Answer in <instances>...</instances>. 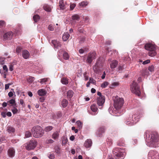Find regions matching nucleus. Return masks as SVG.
Instances as JSON below:
<instances>
[{
	"label": "nucleus",
	"instance_id": "412c9836",
	"mask_svg": "<svg viewBox=\"0 0 159 159\" xmlns=\"http://www.w3.org/2000/svg\"><path fill=\"white\" fill-rule=\"evenodd\" d=\"M118 64V61L116 60H113L112 61L110 64V67L111 69H114L115 68Z\"/></svg>",
	"mask_w": 159,
	"mask_h": 159
},
{
	"label": "nucleus",
	"instance_id": "ea45409f",
	"mask_svg": "<svg viewBox=\"0 0 159 159\" xmlns=\"http://www.w3.org/2000/svg\"><path fill=\"white\" fill-rule=\"evenodd\" d=\"M34 79L33 77H29L27 78V80L29 82H32L34 80Z\"/></svg>",
	"mask_w": 159,
	"mask_h": 159
},
{
	"label": "nucleus",
	"instance_id": "c03bdc74",
	"mask_svg": "<svg viewBox=\"0 0 159 159\" xmlns=\"http://www.w3.org/2000/svg\"><path fill=\"white\" fill-rule=\"evenodd\" d=\"M11 111L14 114H16L18 112V110L15 107L11 109Z\"/></svg>",
	"mask_w": 159,
	"mask_h": 159
},
{
	"label": "nucleus",
	"instance_id": "c756f323",
	"mask_svg": "<svg viewBox=\"0 0 159 159\" xmlns=\"http://www.w3.org/2000/svg\"><path fill=\"white\" fill-rule=\"evenodd\" d=\"M73 92L71 90H69L67 92V96L68 98H70L73 96Z\"/></svg>",
	"mask_w": 159,
	"mask_h": 159
},
{
	"label": "nucleus",
	"instance_id": "0e129e2a",
	"mask_svg": "<svg viewBox=\"0 0 159 159\" xmlns=\"http://www.w3.org/2000/svg\"><path fill=\"white\" fill-rule=\"evenodd\" d=\"M55 149L56 151V152L58 153H59L60 152L59 150L60 149L59 147H57L55 148Z\"/></svg>",
	"mask_w": 159,
	"mask_h": 159
},
{
	"label": "nucleus",
	"instance_id": "7ed1b4c3",
	"mask_svg": "<svg viewBox=\"0 0 159 159\" xmlns=\"http://www.w3.org/2000/svg\"><path fill=\"white\" fill-rule=\"evenodd\" d=\"M31 131L33 136L36 138L42 137L44 134L43 130L41 127L39 126L34 127Z\"/></svg>",
	"mask_w": 159,
	"mask_h": 159
},
{
	"label": "nucleus",
	"instance_id": "aec40b11",
	"mask_svg": "<svg viewBox=\"0 0 159 159\" xmlns=\"http://www.w3.org/2000/svg\"><path fill=\"white\" fill-rule=\"evenodd\" d=\"M59 132L56 131L53 133L52 135V138L54 140H57L59 138Z\"/></svg>",
	"mask_w": 159,
	"mask_h": 159
},
{
	"label": "nucleus",
	"instance_id": "8fccbe9b",
	"mask_svg": "<svg viewBox=\"0 0 159 159\" xmlns=\"http://www.w3.org/2000/svg\"><path fill=\"white\" fill-rule=\"evenodd\" d=\"M89 82L94 84H96V81L92 78H89Z\"/></svg>",
	"mask_w": 159,
	"mask_h": 159
},
{
	"label": "nucleus",
	"instance_id": "603ef678",
	"mask_svg": "<svg viewBox=\"0 0 159 159\" xmlns=\"http://www.w3.org/2000/svg\"><path fill=\"white\" fill-rule=\"evenodd\" d=\"M48 157L50 159H54V156L53 153L48 154Z\"/></svg>",
	"mask_w": 159,
	"mask_h": 159
},
{
	"label": "nucleus",
	"instance_id": "4be33fe9",
	"mask_svg": "<svg viewBox=\"0 0 159 159\" xmlns=\"http://www.w3.org/2000/svg\"><path fill=\"white\" fill-rule=\"evenodd\" d=\"M46 91L43 89H39L38 91V94L40 96H43L46 95Z\"/></svg>",
	"mask_w": 159,
	"mask_h": 159
},
{
	"label": "nucleus",
	"instance_id": "864d4df0",
	"mask_svg": "<svg viewBox=\"0 0 159 159\" xmlns=\"http://www.w3.org/2000/svg\"><path fill=\"white\" fill-rule=\"evenodd\" d=\"M48 29L50 31H52L54 30V27L52 25H50L48 27Z\"/></svg>",
	"mask_w": 159,
	"mask_h": 159
},
{
	"label": "nucleus",
	"instance_id": "bb28decb",
	"mask_svg": "<svg viewBox=\"0 0 159 159\" xmlns=\"http://www.w3.org/2000/svg\"><path fill=\"white\" fill-rule=\"evenodd\" d=\"M114 109L115 108L112 107H110L108 109V111L110 114L114 115V114H116V111L112 110V109Z\"/></svg>",
	"mask_w": 159,
	"mask_h": 159
},
{
	"label": "nucleus",
	"instance_id": "338daca9",
	"mask_svg": "<svg viewBox=\"0 0 159 159\" xmlns=\"http://www.w3.org/2000/svg\"><path fill=\"white\" fill-rule=\"evenodd\" d=\"M44 100V98L43 97H41L39 98V100L41 102H43Z\"/></svg>",
	"mask_w": 159,
	"mask_h": 159
},
{
	"label": "nucleus",
	"instance_id": "052dcab7",
	"mask_svg": "<svg viewBox=\"0 0 159 159\" xmlns=\"http://www.w3.org/2000/svg\"><path fill=\"white\" fill-rule=\"evenodd\" d=\"M3 68L4 70L6 71V72L8 71V69L6 65H4L3 67Z\"/></svg>",
	"mask_w": 159,
	"mask_h": 159
},
{
	"label": "nucleus",
	"instance_id": "de8ad7c7",
	"mask_svg": "<svg viewBox=\"0 0 159 159\" xmlns=\"http://www.w3.org/2000/svg\"><path fill=\"white\" fill-rule=\"evenodd\" d=\"M31 134L29 131H27L25 134V137L26 138H29L31 136Z\"/></svg>",
	"mask_w": 159,
	"mask_h": 159
},
{
	"label": "nucleus",
	"instance_id": "13d9d810",
	"mask_svg": "<svg viewBox=\"0 0 159 159\" xmlns=\"http://www.w3.org/2000/svg\"><path fill=\"white\" fill-rule=\"evenodd\" d=\"M11 85V84L9 83L6 84L5 85V89L7 90V89H9V86Z\"/></svg>",
	"mask_w": 159,
	"mask_h": 159
},
{
	"label": "nucleus",
	"instance_id": "4468645a",
	"mask_svg": "<svg viewBox=\"0 0 159 159\" xmlns=\"http://www.w3.org/2000/svg\"><path fill=\"white\" fill-rule=\"evenodd\" d=\"M102 69L101 65L98 62H96V64L93 67V70L96 73L100 71Z\"/></svg>",
	"mask_w": 159,
	"mask_h": 159
},
{
	"label": "nucleus",
	"instance_id": "1a4fd4ad",
	"mask_svg": "<svg viewBox=\"0 0 159 159\" xmlns=\"http://www.w3.org/2000/svg\"><path fill=\"white\" fill-rule=\"evenodd\" d=\"M96 52H95L89 53L86 60V62L89 63H91L93 60L96 58Z\"/></svg>",
	"mask_w": 159,
	"mask_h": 159
},
{
	"label": "nucleus",
	"instance_id": "a18cd8bd",
	"mask_svg": "<svg viewBox=\"0 0 159 159\" xmlns=\"http://www.w3.org/2000/svg\"><path fill=\"white\" fill-rule=\"evenodd\" d=\"M148 70L147 69H144L142 70V73L143 75H148Z\"/></svg>",
	"mask_w": 159,
	"mask_h": 159
},
{
	"label": "nucleus",
	"instance_id": "f3484780",
	"mask_svg": "<svg viewBox=\"0 0 159 159\" xmlns=\"http://www.w3.org/2000/svg\"><path fill=\"white\" fill-rule=\"evenodd\" d=\"M90 109L94 113V114H92V115H96L97 114L96 112L98 110V108L96 104H93L90 107Z\"/></svg>",
	"mask_w": 159,
	"mask_h": 159
},
{
	"label": "nucleus",
	"instance_id": "c9c22d12",
	"mask_svg": "<svg viewBox=\"0 0 159 159\" xmlns=\"http://www.w3.org/2000/svg\"><path fill=\"white\" fill-rule=\"evenodd\" d=\"M108 84L109 83L108 82L105 81L101 84V87L102 88H105L107 86Z\"/></svg>",
	"mask_w": 159,
	"mask_h": 159
},
{
	"label": "nucleus",
	"instance_id": "b1692460",
	"mask_svg": "<svg viewBox=\"0 0 159 159\" xmlns=\"http://www.w3.org/2000/svg\"><path fill=\"white\" fill-rule=\"evenodd\" d=\"M155 153L154 151H151L148 153V158L149 159H156L155 158L154 155Z\"/></svg>",
	"mask_w": 159,
	"mask_h": 159
},
{
	"label": "nucleus",
	"instance_id": "79ce46f5",
	"mask_svg": "<svg viewBox=\"0 0 159 159\" xmlns=\"http://www.w3.org/2000/svg\"><path fill=\"white\" fill-rule=\"evenodd\" d=\"M76 6L75 3H71L70 4V10H72Z\"/></svg>",
	"mask_w": 159,
	"mask_h": 159
},
{
	"label": "nucleus",
	"instance_id": "e2e57ef3",
	"mask_svg": "<svg viewBox=\"0 0 159 159\" xmlns=\"http://www.w3.org/2000/svg\"><path fill=\"white\" fill-rule=\"evenodd\" d=\"M9 70L11 71L13 70V66L12 65H10L9 67Z\"/></svg>",
	"mask_w": 159,
	"mask_h": 159
},
{
	"label": "nucleus",
	"instance_id": "39448f33",
	"mask_svg": "<svg viewBox=\"0 0 159 159\" xmlns=\"http://www.w3.org/2000/svg\"><path fill=\"white\" fill-rule=\"evenodd\" d=\"M145 48L149 51L148 54L149 56L153 57L156 55V48L155 46L153 44L150 43H146L145 45Z\"/></svg>",
	"mask_w": 159,
	"mask_h": 159
},
{
	"label": "nucleus",
	"instance_id": "f03ea898",
	"mask_svg": "<svg viewBox=\"0 0 159 159\" xmlns=\"http://www.w3.org/2000/svg\"><path fill=\"white\" fill-rule=\"evenodd\" d=\"M112 152L113 156L117 159H123L126 154L124 150L120 148H115Z\"/></svg>",
	"mask_w": 159,
	"mask_h": 159
},
{
	"label": "nucleus",
	"instance_id": "a211bd4d",
	"mask_svg": "<svg viewBox=\"0 0 159 159\" xmlns=\"http://www.w3.org/2000/svg\"><path fill=\"white\" fill-rule=\"evenodd\" d=\"M105 132V128L103 127H100L98 129L96 133V134L98 137H100L102 134Z\"/></svg>",
	"mask_w": 159,
	"mask_h": 159
},
{
	"label": "nucleus",
	"instance_id": "9d476101",
	"mask_svg": "<svg viewBox=\"0 0 159 159\" xmlns=\"http://www.w3.org/2000/svg\"><path fill=\"white\" fill-rule=\"evenodd\" d=\"M105 101V98L104 96H100L97 98V102L99 109H102Z\"/></svg>",
	"mask_w": 159,
	"mask_h": 159
},
{
	"label": "nucleus",
	"instance_id": "cd10ccee",
	"mask_svg": "<svg viewBox=\"0 0 159 159\" xmlns=\"http://www.w3.org/2000/svg\"><path fill=\"white\" fill-rule=\"evenodd\" d=\"M62 145H65L67 143L68 140L66 137L63 136L62 138Z\"/></svg>",
	"mask_w": 159,
	"mask_h": 159
},
{
	"label": "nucleus",
	"instance_id": "2f4dec72",
	"mask_svg": "<svg viewBox=\"0 0 159 159\" xmlns=\"http://www.w3.org/2000/svg\"><path fill=\"white\" fill-rule=\"evenodd\" d=\"M77 125L79 129H81L83 126V123L80 120H78L76 122Z\"/></svg>",
	"mask_w": 159,
	"mask_h": 159
},
{
	"label": "nucleus",
	"instance_id": "f257e3e1",
	"mask_svg": "<svg viewBox=\"0 0 159 159\" xmlns=\"http://www.w3.org/2000/svg\"><path fill=\"white\" fill-rule=\"evenodd\" d=\"M144 137L148 146L153 148L159 146V137L157 133L147 131L145 132Z\"/></svg>",
	"mask_w": 159,
	"mask_h": 159
},
{
	"label": "nucleus",
	"instance_id": "6e6d98bb",
	"mask_svg": "<svg viewBox=\"0 0 159 159\" xmlns=\"http://www.w3.org/2000/svg\"><path fill=\"white\" fill-rule=\"evenodd\" d=\"M79 26H78V30L80 33H83V30L82 28L81 27H79Z\"/></svg>",
	"mask_w": 159,
	"mask_h": 159
},
{
	"label": "nucleus",
	"instance_id": "5701e85b",
	"mask_svg": "<svg viewBox=\"0 0 159 159\" xmlns=\"http://www.w3.org/2000/svg\"><path fill=\"white\" fill-rule=\"evenodd\" d=\"M44 9L47 11L50 12L51 10V7L47 4H45L43 6Z\"/></svg>",
	"mask_w": 159,
	"mask_h": 159
},
{
	"label": "nucleus",
	"instance_id": "4c0bfd02",
	"mask_svg": "<svg viewBox=\"0 0 159 159\" xmlns=\"http://www.w3.org/2000/svg\"><path fill=\"white\" fill-rule=\"evenodd\" d=\"M118 85V83L117 82H114L110 86V88L111 89H113L114 87L117 86Z\"/></svg>",
	"mask_w": 159,
	"mask_h": 159
},
{
	"label": "nucleus",
	"instance_id": "58836bf2",
	"mask_svg": "<svg viewBox=\"0 0 159 159\" xmlns=\"http://www.w3.org/2000/svg\"><path fill=\"white\" fill-rule=\"evenodd\" d=\"M53 128L52 126H48L46 127L45 129V131L46 132H48L51 130Z\"/></svg>",
	"mask_w": 159,
	"mask_h": 159
},
{
	"label": "nucleus",
	"instance_id": "a878e982",
	"mask_svg": "<svg viewBox=\"0 0 159 159\" xmlns=\"http://www.w3.org/2000/svg\"><path fill=\"white\" fill-rule=\"evenodd\" d=\"M68 104V101L66 99H63L61 102V105L63 107H66Z\"/></svg>",
	"mask_w": 159,
	"mask_h": 159
},
{
	"label": "nucleus",
	"instance_id": "20e7f679",
	"mask_svg": "<svg viewBox=\"0 0 159 159\" xmlns=\"http://www.w3.org/2000/svg\"><path fill=\"white\" fill-rule=\"evenodd\" d=\"M114 106L116 110H117L120 109L123 105L124 100L122 98H120L117 96L113 98Z\"/></svg>",
	"mask_w": 159,
	"mask_h": 159
},
{
	"label": "nucleus",
	"instance_id": "7c9ffc66",
	"mask_svg": "<svg viewBox=\"0 0 159 159\" xmlns=\"http://www.w3.org/2000/svg\"><path fill=\"white\" fill-rule=\"evenodd\" d=\"M59 6L61 9L63 10L65 9V5L63 3V1L61 0L59 2Z\"/></svg>",
	"mask_w": 159,
	"mask_h": 159
},
{
	"label": "nucleus",
	"instance_id": "49530a36",
	"mask_svg": "<svg viewBox=\"0 0 159 159\" xmlns=\"http://www.w3.org/2000/svg\"><path fill=\"white\" fill-rule=\"evenodd\" d=\"M125 67H124V66H121L120 65L118 68V71H120V72H121L122 70H123L124 68H125Z\"/></svg>",
	"mask_w": 159,
	"mask_h": 159
},
{
	"label": "nucleus",
	"instance_id": "f704fd0d",
	"mask_svg": "<svg viewBox=\"0 0 159 159\" xmlns=\"http://www.w3.org/2000/svg\"><path fill=\"white\" fill-rule=\"evenodd\" d=\"M48 78H44L38 80V81L40 83L42 84H45V82L47 81Z\"/></svg>",
	"mask_w": 159,
	"mask_h": 159
},
{
	"label": "nucleus",
	"instance_id": "6ab92c4d",
	"mask_svg": "<svg viewBox=\"0 0 159 159\" xmlns=\"http://www.w3.org/2000/svg\"><path fill=\"white\" fill-rule=\"evenodd\" d=\"M92 141L89 139L86 140L84 143V146L86 148L90 147L92 146Z\"/></svg>",
	"mask_w": 159,
	"mask_h": 159
},
{
	"label": "nucleus",
	"instance_id": "9b49d317",
	"mask_svg": "<svg viewBox=\"0 0 159 159\" xmlns=\"http://www.w3.org/2000/svg\"><path fill=\"white\" fill-rule=\"evenodd\" d=\"M80 18V16L77 14H74L72 16L71 23L73 27H75V25L77 21L79 20Z\"/></svg>",
	"mask_w": 159,
	"mask_h": 159
},
{
	"label": "nucleus",
	"instance_id": "c85d7f7f",
	"mask_svg": "<svg viewBox=\"0 0 159 159\" xmlns=\"http://www.w3.org/2000/svg\"><path fill=\"white\" fill-rule=\"evenodd\" d=\"M7 130L9 133H12L14 132L15 129L11 127L8 126L7 128Z\"/></svg>",
	"mask_w": 159,
	"mask_h": 159
},
{
	"label": "nucleus",
	"instance_id": "774afa93",
	"mask_svg": "<svg viewBox=\"0 0 159 159\" xmlns=\"http://www.w3.org/2000/svg\"><path fill=\"white\" fill-rule=\"evenodd\" d=\"M5 24V22L4 21L1 20L0 21V25L3 26Z\"/></svg>",
	"mask_w": 159,
	"mask_h": 159
},
{
	"label": "nucleus",
	"instance_id": "6e6552de",
	"mask_svg": "<svg viewBox=\"0 0 159 159\" xmlns=\"http://www.w3.org/2000/svg\"><path fill=\"white\" fill-rule=\"evenodd\" d=\"M139 120V117L136 115H134L132 116L129 121L126 122V124L128 126H131L135 124Z\"/></svg>",
	"mask_w": 159,
	"mask_h": 159
},
{
	"label": "nucleus",
	"instance_id": "72a5a7b5",
	"mask_svg": "<svg viewBox=\"0 0 159 159\" xmlns=\"http://www.w3.org/2000/svg\"><path fill=\"white\" fill-rule=\"evenodd\" d=\"M61 82L62 84H68V80L65 78H63L61 79Z\"/></svg>",
	"mask_w": 159,
	"mask_h": 159
},
{
	"label": "nucleus",
	"instance_id": "680f3d73",
	"mask_svg": "<svg viewBox=\"0 0 159 159\" xmlns=\"http://www.w3.org/2000/svg\"><path fill=\"white\" fill-rule=\"evenodd\" d=\"M4 59L2 57H0V62L1 64H2L3 63V62H4Z\"/></svg>",
	"mask_w": 159,
	"mask_h": 159
},
{
	"label": "nucleus",
	"instance_id": "4d7b16f0",
	"mask_svg": "<svg viewBox=\"0 0 159 159\" xmlns=\"http://www.w3.org/2000/svg\"><path fill=\"white\" fill-rule=\"evenodd\" d=\"M150 62V60H147L146 61H143V65H146L149 63Z\"/></svg>",
	"mask_w": 159,
	"mask_h": 159
},
{
	"label": "nucleus",
	"instance_id": "bf43d9fd",
	"mask_svg": "<svg viewBox=\"0 0 159 159\" xmlns=\"http://www.w3.org/2000/svg\"><path fill=\"white\" fill-rule=\"evenodd\" d=\"M1 114L2 116L4 118L6 117L7 116V113L5 112H2Z\"/></svg>",
	"mask_w": 159,
	"mask_h": 159
},
{
	"label": "nucleus",
	"instance_id": "3c124183",
	"mask_svg": "<svg viewBox=\"0 0 159 159\" xmlns=\"http://www.w3.org/2000/svg\"><path fill=\"white\" fill-rule=\"evenodd\" d=\"M9 102L10 104H12L13 106H16V104H15V100L14 99H11L9 101Z\"/></svg>",
	"mask_w": 159,
	"mask_h": 159
},
{
	"label": "nucleus",
	"instance_id": "ddd939ff",
	"mask_svg": "<svg viewBox=\"0 0 159 159\" xmlns=\"http://www.w3.org/2000/svg\"><path fill=\"white\" fill-rule=\"evenodd\" d=\"M13 34L11 31H10L4 34L3 36L4 39L5 40H10L11 39Z\"/></svg>",
	"mask_w": 159,
	"mask_h": 159
},
{
	"label": "nucleus",
	"instance_id": "423d86ee",
	"mask_svg": "<svg viewBox=\"0 0 159 159\" xmlns=\"http://www.w3.org/2000/svg\"><path fill=\"white\" fill-rule=\"evenodd\" d=\"M131 89L133 93L138 96H140L141 92L139 87L137 83L134 81L131 85Z\"/></svg>",
	"mask_w": 159,
	"mask_h": 159
},
{
	"label": "nucleus",
	"instance_id": "5fc2aeb1",
	"mask_svg": "<svg viewBox=\"0 0 159 159\" xmlns=\"http://www.w3.org/2000/svg\"><path fill=\"white\" fill-rule=\"evenodd\" d=\"M107 144L109 146L111 145L112 144V141L111 139H107Z\"/></svg>",
	"mask_w": 159,
	"mask_h": 159
},
{
	"label": "nucleus",
	"instance_id": "37998d69",
	"mask_svg": "<svg viewBox=\"0 0 159 159\" xmlns=\"http://www.w3.org/2000/svg\"><path fill=\"white\" fill-rule=\"evenodd\" d=\"M22 49V48L21 47L18 46L16 49V52L17 53H19L20 52Z\"/></svg>",
	"mask_w": 159,
	"mask_h": 159
},
{
	"label": "nucleus",
	"instance_id": "2eb2a0df",
	"mask_svg": "<svg viewBox=\"0 0 159 159\" xmlns=\"http://www.w3.org/2000/svg\"><path fill=\"white\" fill-rule=\"evenodd\" d=\"M22 56L24 59H27L29 58L30 56V54L28 51L26 50H25L22 51Z\"/></svg>",
	"mask_w": 159,
	"mask_h": 159
},
{
	"label": "nucleus",
	"instance_id": "09e8293b",
	"mask_svg": "<svg viewBox=\"0 0 159 159\" xmlns=\"http://www.w3.org/2000/svg\"><path fill=\"white\" fill-rule=\"evenodd\" d=\"M148 70H149L151 72H152L154 70V67L152 65L148 67Z\"/></svg>",
	"mask_w": 159,
	"mask_h": 159
},
{
	"label": "nucleus",
	"instance_id": "0eeeda50",
	"mask_svg": "<svg viewBox=\"0 0 159 159\" xmlns=\"http://www.w3.org/2000/svg\"><path fill=\"white\" fill-rule=\"evenodd\" d=\"M36 145V141L34 139H32L25 144V146L26 149L30 150L34 149Z\"/></svg>",
	"mask_w": 159,
	"mask_h": 159
},
{
	"label": "nucleus",
	"instance_id": "69168bd1",
	"mask_svg": "<svg viewBox=\"0 0 159 159\" xmlns=\"http://www.w3.org/2000/svg\"><path fill=\"white\" fill-rule=\"evenodd\" d=\"M8 95L10 97H12L13 95V93L11 92H9L8 93Z\"/></svg>",
	"mask_w": 159,
	"mask_h": 159
},
{
	"label": "nucleus",
	"instance_id": "e433bc0d",
	"mask_svg": "<svg viewBox=\"0 0 159 159\" xmlns=\"http://www.w3.org/2000/svg\"><path fill=\"white\" fill-rule=\"evenodd\" d=\"M63 58L65 60H67L69 59V56L67 53L64 52L63 54Z\"/></svg>",
	"mask_w": 159,
	"mask_h": 159
},
{
	"label": "nucleus",
	"instance_id": "f8f14e48",
	"mask_svg": "<svg viewBox=\"0 0 159 159\" xmlns=\"http://www.w3.org/2000/svg\"><path fill=\"white\" fill-rule=\"evenodd\" d=\"M7 155L8 157L11 158L13 157L15 154V150L13 148H10L7 150Z\"/></svg>",
	"mask_w": 159,
	"mask_h": 159
},
{
	"label": "nucleus",
	"instance_id": "473e14b6",
	"mask_svg": "<svg viewBox=\"0 0 159 159\" xmlns=\"http://www.w3.org/2000/svg\"><path fill=\"white\" fill-rule=\"evenodd\" d=\"M33 19L34 22H36L39 20L40 17L38 15H36L33 16Z\"/></svg>",
	"mask_w": 159,
	"mask_h": 159
},
{
	"label": "nucleus",
	"instance_id": "393cba45",
	"mask_svg": "<svg viewBox=\"0 0 159 159\" xmlns=\"http://www.w3.org/2000/svg\"><path fill=\"white\" fill-rule=\"evenodd\" d=\"M70 35L68 33H65L63 35L62 39L64 41H66L69 38Z\"/></svg>",
	"mask_w": 159,
	"mask_h": 159
},
{
	"label": "nucleus",
	"instance_id": "a19ab883",
	"mask_svg": "<svg viewBox=\"0 0 159 159\" xmlns=\"http://www.w3.org/2000/svg\"><path fill=\"white\" fill-rule=\"evenodd\" d=\"M80 5L82 6V7H85L88 4V3L87 1H84L83 2H82L80 4Z\"/></svg>",
	"mask_w": 159,
	"mask_h": 159
},
{
	"label": "nucleus",
	"instance_id": "dca6fc26",
	"mask_svg": "<svg viewBox=\"0 0 159 159\" xmlns=\"http://www.w3.org/2000/svg\"><path fill=\"white\" fill-rule=\"evenodd\" d=\"M52 43L53 45L55 48H59L61 46L60 42L57 40H52Z\"/></svg>",
	"mask_w": 159,
	"mask_h": 159
}]
</instances>
